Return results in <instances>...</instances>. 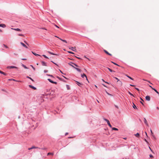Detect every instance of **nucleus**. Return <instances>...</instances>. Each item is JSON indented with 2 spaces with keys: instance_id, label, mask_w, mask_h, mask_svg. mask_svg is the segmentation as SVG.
<instances>
[{
  "instance_id": "f257e3e1",
  "label": "nucleus",
  "mask_w": 159,
  "mask_h": 159,
  "mask_svg": "<svg viewBox=\"0 0 159 159\" xmlns=\"http://www.w3.org/2000/svg\"><path fill=\"white\" fill-rule=\"evenodd\" d=\"M104 120L107 122L108 125L110 126V127L112 128V125L110 124L109 120L106 118H104Z\"/></svg>"
},
{
  "instance_id": "f03ea898",
  "label": "nucleus",
  "mask_w": 159,
  "mask_h": 159,
  "mask_svg": "<svg viewBox=\"0 0 159 159\" xmlns=\"http://www.w3.org/2000/svg\"><path fill=\"white\" fill-rule=\"evenodd\" d=\"M8 69H12V68H17L14 66H8L7 67Z\"/></svg>"
},
{
  "instance_id": "7ed1b4c3",
  "label": "nucleus",
  "mask_w": 159,
  "mask_h": 159,
  "mask_svg": "<svg viewBox=\"0 0 159 159\" xmlns=\"http://www.w3.org/2000/svg\"><path fill=\"white\" fill-rule=\"evenodd\" d=\"M145 99L147 101H149L150 100V97L149 96H147L145 97Z\"/></svg>"
},
{
  "instance_id": "20e7f679",
  "label": "nucleus",
  "mask_w": 159,
  "mask_h": 159,
  "mask_svg": "<svg viewBox=\"0 0 159 159\" xmlns=\"http://www.w3.org/2000/svg\"><path fill=\"white\" fill-rule=\"evenodd\" d=\"M29 87L30 88H32V89H33L34 90L36 89V88L35 87L32 85H29Z\"/></svg>"
},
{
  "instance_id": "39448f33",
  "label": "nucleus",
  "mask_w": 159,
  "mask_h": 159,
  "mask_svg": "<svg viewBox=\"0 0 159 159\" xmlns=\"http://www.w3.org/2000/svg\"><path fill=\"white\" fill-rule=\"evenodd\" d=\"M57 78L59 80H60L61 81H63V82H66V81L64 79H63L59 76H57Z\"/></svg>"
},
{
  "instance_id": "423d86ee",
  "label": "nucleus",
  "mask_w": 159,
  "mask_h": 159,
  "mask_svg": "<svg viewBox=\"0 0 159 159\" xmlns=\"http://www.w3.org/2000/svg\"><path fill=\"white\" fill-rule=\"evenodd\" d=\"M0 73L2 74L4 76H6L7 75V73H6L5 72H4L1 70H0Z\"/></svg>"
},
{
  "instance_id": "0eeeda50",
  "label": "nucleus",
  "mask_w": 159,
  "mask_h": 159,
  "mask_svg": "<svg viewBox=\"0 0 159 159\" xmlns=\"http://www.w3.org/2000/svg\"><path fill=\"white\" fill-rule=\"evenodd\" d=\"M41 62L43 66H47L46 63V62H45L42 61H41Z\"/></svg>"
},
{
  "instance_id": "6e6552de",
  "label": "nucleus",
  "mask_w": 159,
  "mask_h": 159,
  "mask_svg": "<svg viewBox=\"0 0 159 159\" xmlns=\"http://www.w3.org/2000/svg\"><path fill=\"white\" fill-rule=\"evenodd\" d=\"M144 119V123H145V124L147 126H148V123H147V121L146 119V118H143Z\"/></svg>"
},
{
  "instance_id": "1a4fd4ad",
  "label": "nucleus",
  "mask_w": 159,
  "mask_h": 159,
  "mask_svg": "<svg viewBox=\"0 0 159 159\" xmlns=\"http://www.w3.org/2000/svg\"><path fill=\"white\" fill-rule=\"evenodd\" d=\"M81 77L83 78H84V77H85L86 78V80H88L87 77L86 75L84 74L83 73V74H81Z\"/></svg>"
},
{
  "instance_id": "9d476101",
  "label": "nucleus",
  "mask_w": 159,
  "mask_h": 159,
  "mask_svg": "<svg viewBox=\"0 0 159 159\" xmlns=\"http://www.w3.org/2000/svg\"><path fill=\"white\" fill-rule=\"evenodd\" d=\"M0 27L2 28H5L6 27V25L5 24H0Z\"/></svg>"
},
{
  "instance_id": "9b49d317",
  "label": "nucleus",
  "mask_w": 159,
  "mask_h": 159,
  "mask_svg": "<svg viewBox=\"0 0 159 159\" xmlns=\"http://www.w3.org/2000/svg\"><path fill=\"white\" fill-rule=\"evenodd\" d=\"M48 52L50 54H51V55H56V56L58 55L57 54L54 53L53 52H51L50 51H48Z\"/></svg>"
},
{
  "instance_id": "f8f14e48",
  "label": "nucleus",
  "mask_w": 159,
  "mask_h": 159,
  "mask_svg": "<svg viewBox=\"0 0 159 159\" xmlns=\"http://www.w3.org/2000/svg\"><path fill=\"white\" fill-rule=\"evenodd\" d=\"M20 44L24 47L26 48H27L28 47H27L25 44H24L22 42H20Z\"/></svg>"
},
{
  "instance_id": "ddd939ff",
  "label": "nucleus",
  "mask_w": 159,
  "mask_h": 159,
  "mask_svg": "<svg viewBox=\"0 0 159 159\" xmlns=\"http://www.w3.org/2000/svg\"><path fill=\"white\" fill-rule=\"evenodd\" d=\"M32 53L34 54V55L35 56H40V55L39 54H37L36 53H35V52H33V51H32Z\"/></svg>"
},
{
  "instance_id": "4468645a",
  "label": "nucleus",
  "mask_w": 159,
  "mask_h": 159,
  "mask_svg": "<svg viewBox=\"0 0 159 159\" xmlns=\"http://www.w3.org/2000/svg\"><path fill=\"white\" fill-rule=\"evenodd\" d=\"M71 50H72L73 51H75L76 50V49L75 48V47H72L71 48H70Z\"/></svg>"
},
{
  "instance_id": "2eb2a0df",
  "label": "nucleus",
  "mask_w": 159,
  "mask_h": 159,
  "mask_svg": "<svg viewBox=\"0 0 159 159\" xmlns=\"http://www.w3.org/2000/svg\"><path fill=\"white\" fill-rule=\"evenodd\" d=\"M12 29H13V30H15L16 31H21V30L19 29V28H16V29H13V28H11Z\"/></svg>"
},
{
  "instance_id": "dca6fc26",
  "label": "nucleus",
  "mask_w": 159,
  "mask_h": 159,
  "mask_svg": "<svg viewBox=\"0 0 159 159\" xmlns=\"http://www.w3.org/2000/svg\"><path fill=\"white\" fill-rule=\"evenodd\" d=\"M133 107L134 109H138V108L136 107L134 103H133Z\"/></svg>"
},
{
  "instance_id": "f3484780",
  "label": "nucleus",
  "mask_w": 159,
  "mask_h": 159,
  "mask_svg": "<svg viewBox=\"0 0 159 159\" xmlns=\"http://www.w3.org/2000/svg\"><path fill=\"white\" fill-rule=\"evenodd\" d=\"M59 39L61 41H63V42H65L66 43H67V42L66 41V40H64V39H61L60 38H59Z\"/></svg>"
},
{
  "instance_id": "a211bd4d",
  "label": "nucleus",
  "mask_w": 159,
  "mask_h": 159,
  "mask_svg": "<svg viewBox=\"0 0 159 159\" xmlns=\"http://www.w3.org/2000/svg\"><path fill=\"white\" fill-rule=\"evenodd\" d=\"M75 69L78 72H81V70L80 69L76 67L75 68Z\"/></svg>"
},
{
  "instance_id": "6ab92c4d",
  "label": "nucleus",
  "mask_w": 159,
  "mask_h": 159,
  "mask_svg": "<svg viewBox=\"0 0 159 159\" xmlns=\"http://www.w3.org/2000/svg\"><path fill=\"white\" fill-rule=\"evenodd\" d=\"M21 66L22 67H24L25 69H28V68L25 65H24V64H21Z\"/></svg>"
},
{
  "instance_id": "aec40b11",
  "label": "nucleus",
  "mask_w": 159,
  "mask_h": 159,
  "mask_svg": "<svg viewBox=\"0 0 159 159\" xmlns=\"http://www.w3.org/2000/svg\"><path fill=\"white\" fill-rule=\"evenodd\" d=\"M76 84H77V85L79 86H80V85H82V83H80L78 81H76Z\"/></svg>"
},
{
  "instance_id": "412c9836",
  "label": "nucleus",
  "mask_w": 159,
  "mask_h": 159,
  "mask_svg": "<svg viewBox=\"0 0 159 159\" xmlns=\"http://www.w3.org/2000/svg\"><path fill=\"white\" fill-rule=\"evenodd\" d=\"M152 89L153 90H154V91H155V92H156L157 93V94H158L159 93V92H158L157 91V90L156 89H155V88H152Z\"/></svg>"
},
{
  "instance_id": "4be33fe9",
  "label": "nucleus",
  "mask_w": 159,
  "mask_h": 159,
  "mask_svg": "<svg viewBox=\"0 0 159 159\" xmlns=\"http://www.w3.org/2000/svg\"><path fill=\"white\" fill-rule=\"evenodd\" d=\"M135 136L136 137L139 138V133H137L136 134H135Z\"/></svg>"
},
{
  "instance_id": "5701e85b",
  "label": "nucleus",
  "mask_w": 159,
  "mask_h": 159,
  "mask_svg": "<svg viewBox=\"0 0 159 159\" xmlns=\"http://www.w3.org/2000/svg\"><path fill=\"white\" fill-rule=\"evenodd\" d=\"M48 80L50 83H53V81L51 80L50 79H48Z\"/></svg>"
},
{
  "instance_id": "b1692460",
  "label": "nucleus",
  "mask_w": 159,
  "mask_h": 159,
  "mask_svg": "<svg viewBox=\"0 0 159 159\" xmlns=\"http://www.w3.org/2000/svg\"><path fill=\"white\" fill-rule=\"evenodd\" d=\"M112 130H118V129L116 128L115 127H113L111 128Z\"/></svg>"
},
{
  "instance_id": "393cba45",
  "label": "nucleus",
  "mask_w": 159,
  "mask_h": 159,
  "mask_svg": "<svg viewBox=\"0 0 159 159\" xmlns=\"http://www.w3.org/2000/svg\"><path fill=\"white\" fill-rule=\"evenodd\" d=\"M109 70L110 72H115L114 71H113V70H112L111 69H110V68H108V67H107V68Z\"/></svg>"
},
{
  "instance_id": "a878e982",
  "label": "nucleus",
  "mask_w": 159,
  "mask_h": 159,
  "mask_svg": "<svg viewBox=\"0 0 159 159\" xmlns=\"http://www.w3.org/2000/svg\"><path fill=\"white\" fill-rule=\"evenodd\" d=\"M26 78H28L30 79L32 81L34 82V80L32 79L31 77L28 76H26Z\"/></svg>"
},
{
  "instance_id": "bb28decb",
  "label": "nucleus",
  "mask_w": 159,
  "mask_h": 159,
  "mask_svg": "<svg viewBox=\"0 0 159 159\" xmlns=\"http://www.w3.org/2000/svg\"><path fill=\"white\" fill-rule=\"evenodd\" d=\"M126 76L128 78H129V79H130L131 80H133V78H131V77L129 76V75H126Z\"/></svg>"
},
{
  "instance_id": "cd10ccee",
  "label": "nucleus",
  "mask_w": 159,
  "mask_h": 159,
  "mask_svg": "<svg viewBox=\"0 0 159 159\" xmlns=\"http://www.w3.org/2000/svg\"><path fill=\"white\" fill-rule=\"evenodd\" d=\"M53 155V153H51V152H48V153L47 155L49 156V155Z\"/></svg>"
},
{
  "instance_id": "c85d7f7f",
  "label": "nucleus",
  "mask_w": 159,
  "mask_h": 159,
  "mask_svg": "<svg viewBox=\"0 0 159 159\" xmlns=\"http://www.w3.org/2000/svg\"><path fill=\"white\" fill-rule=\"evenodd\" d=\"M66 87L67 89L68 90L70 89V87H69V85H68L66 84Z\"/></svg>"
},
{
  "instance_id": "c756f323",
  "label": "nucleus",
  "mask_w": 159,
  "mask_h": 159,
  "mask_svg": "<svg viewBox=\"0 0 159 159\" xmlns=\"http://www.w3.org/2000/svg\"><path fill=\"white\" fill-rule=\"evenodd\" d=\"M35 148V147L34 146H32V147H31V148H28V149L29 150H31V149H34V148Z\"/></svg>"
},
{
  "instance_id": "7c9ffc66",
  "label": "nucleus",
  "mask_w": 159,
  "mask_h": 159,
  "mask_svg": "<svg viewBox=\"0 0 159 159\" xmlns=\"http://www.w3.org/2000/svg\"><path fill=\"white\" fill-rule=\"evenodd\" d=\"M128 93L130 95L132 96H133V97H135L134 96V95L133 94L131 93L129 91Z\"/></svg>"
},
{
  "instance_id": "2f4dec72",
  "label": "nucleus",
  "mask_w": 159,
  "mask_h": 159,
  "mask_svg": "<svg viewBox=\"0 0 159 159\" xmlns=\"http://www.w3.org/2000/svg\"><path fill=\"white\" fill-rule=\"evenodd\" d=\"M47 75L48 76H50L54 78V77L53 76V75H49V74H47Z\"/></svg>"
},
{
  "instance_id": "473e14b6",
  "label": "nucleus",
  "mask_w": 159,
  "mask_h": 159,
  "mask_svg": "<svg viewBox=\"0 0 159 159\" xmlns=\"http://www.w3.org/2000/svg\"><path fill=\"white\" fill-rule=\"evenodd\" d=\"M104 51L107 54H108L109 53L107 50H104Z\"/></svg>"
},
{
  "instance_id": "72a5a7b5",
  "label": "nucleus",
  "mask_w": 159,
  "mask_h": 159,
  "mask_svg": "<svg viewBox=\"0 0 159 159\" xmlns=\"http://www.w3.org/2000/svg\"><path fill=\"white\" fill-rule=\"evenodd\" d=\"M9 80H13V81H16V82L18 81L16 80H15L14 79H9Z\"/></svg>"
},
{
  "instance_id": "f704fd0d",
  "label": "nucleus",
  "mask_w": 159,
  "mask_h": 159,
  "mask_svg": "<svg viewBox=\"0 0 159 159\" xmlns=\"http://www.w3.org/2000/svg\"><path fill=\"white\" fill-rule=\"evenodd\" d=\"M42 56L48 59V58L45 55H43Z\"/></svg>"
},
{
  "instance_id": "c9c22d12",
  "label": "nucleus",
  "mask_w": 159,
  "mask_h": 159,
  "mask_svg": "<svg viewBox=\"0 0 159 159\" xmlns=\"http://www.w3.org/2000/svg\"><path fill=\"white\" fill-rule=\"evenodd\" d=\"M59 70L61 74L64 75H66V74L65 73H64L60 70L59 69Z\"/></svg>"
},
{
  "instance_id": "e433bc0d",
  "label": "nucleus",
  "mask_w": 159,
  "mask_h": 159,
  "mask_svg": "<svg viewBox=\"0 0 159 159\" xmlns=\"http://www.w3.org/2000/svg\"><path fill=\"white\" fill-rule=\"evenodd\" d=\"M111 62L112 63H113V64H115V65H117V66H119L116 63H115V62H113V61H111Z\"/></svg>"
},
{
  "instance_id": "4c0bfd02",
  "label": "nucleus",
  "mask_w": 159,
  "mask_h": 159,
  "mask_svg": "<svg viewBox=\"0 0 159 159\" xmlns=\"http://www.w3.org/2000/svg\"><path fill=\"white\" fill-rule=\"evenodd\" d=\"M40 149H41L42 150H45L47 149V148H40Z\"/></svg>"
},
{
  "instance_id": "58836bf2",
  "label": "nucleus",
  "mask_w": 159,
  "mask_h": 159,
  "mask_svg": "<svg viewBox=\"0 0 159 159\" xmlns=\"http://www.w3.org/2000/svg\"><path fill=\"white\" fill-rule=\"evenodd\" d=\"M3 45L4 46V47H5L6 48H8V47L5 44H3Z\"/></svg>"
},
{
  "instance_id": "ea45409f",
  "label": "nucleus",
  "mask_w": 159,
  "mask_h": 159,
  "mask_svg": "<svg viewBox=\"0 0 159 159\" xmlns=\"http://www.w3.org/2000/svg\"><path fill=\"white\" fill-rule=\"evenodd\" d=\"M152 137H153V139H156V138L154 135H152Z\"/></svg>"
},
{
  "instance_id": "a19ab883",
  "label": "nucleus",
  "mask_w": 159,
  "mask_h": 159,
  "mask_svg": "<svg viewBox=\"0 0 159 159\" xmlns=\"http://www.w3.org/2000/svg\"><path fill=\"white\" fill-rule=\"evenodd\" d=\"M73 64L76 67H79L75 63H73Z\"/></svg>"
},
{
  "instance_id": "79ce46f5",
  "label": "nucleus",
  "mask_w": 159,
  "mask_h": 159,
  "mask_svg": "<svg viewBox=\"0 0 159 159\" xmlns=\"http://www.w3.org/2000/svg\"><path fill=\"white\" fill-rule=\"evenodd\" d=\"M31 66H32V68L34 70H35V68L34 67H33V66L31 65Z\"/></svg>"
},
{
  "instance_id": "37998d69",
  "label": "nucleus",
  "mask_w": 159,
  "mask_h": 159,
  "mask_svg": "<svg viewBox=\"0 0 159 159\" xmlns=\"http://www.w3.org/2000/svg\"><path fill=\"white\" fill-rule=\"evenodd\" d=\"M149 156L150 158H153V156L152 154H150Z\"/></svg>"
},
{
  "instance_id": "c03bdc74",
  "label": "nucleus",
  "mask_w": 159,
  "mask_h": 159,
  "mask_svg": "<svg viewBox=\"0 0 159 159\" xmlns=\"http://www.w3.org/2000/svg\"><path fill=\"white\" fill-rule=\"evenodd\" d=\"M68 52L71 54H74V53L73 52L71 51H68Z\"/></svg>"
},
{
  "instance_id": "a18cd8bd",
  "label": "nucleus",
  "mask_w": 159,
  "mask_h": 159,
  "mask_svg": "<svg viewBox=\"0 0 159 159\" xmlns=\"http://www.w3.org/2000/svg\"><path fill=\"white\" fill-rule=\"evenodd\" d=\"M48 72V70H44V73H47Z\"/></svg>"
},
{
  "instance_id": "49530a36",
  "label": "nucleus",
  "mask_w": 159,
  "mask_h": 159,
  "mask_svg": "<svg viewBox=\"0 0 159 159\" xmlns=\"http://www.w3.org/2000/svg\"><path fill=\"white\" fill-rule=\"evenodd\" d=\"M18 35L19 36H24V35L23 34H19Z\"/></svg>"
},
{
  "instance_id": "de8ad7c7",
  "label": "nucleus",
  "mask_w": 159,
  "mask_h": 159,
  "mask_svg": "<svg viewBox=\"0 0 159 159\" xmlns=\"http://www.w3.org/2000/svg\"><path fill=\"white\" fill-rule=\"evenodd\" d=\"M114 78H115L116 80H117V81H119V80L117 77H114Z\"/></svg>"
},
{
  "instance_id": "09e8293b",
  "label": "nucleus",
  "mask_w": 159,
  "mask_h": 159,
  "mask_svg": "<svg viewBox=\"0 0 159 159\" xmlns=\"http://www.w3.org/2000/svg\"><path fill=\"white\" fill-rule=\"evenodd\" d=\"M135 89H136L137 91H139V90L138 88H135Z\"/></svg>"
},
{
  "instance_id": "8fccbe9b",
  "label": "nucleus",
  "mask_w": 159,
  "mask_h": 159,
  "mask_svg": "<svg viewBox=\"0 0 159 159\" xmlns=\"http://www.w3.org/2000/svg\"><path fill=\"white\" fill-rule=\"evenodd\" d=\"M51 61L52 62V63H53L54 64H55L56 65H57V66H58V65H57V64H56V63H55V62H53V61Z\"/></svg>"
},
{
  "instance_id": "3c124183",
  "label": "nucleus",
  "mask_w": 159,
  "mask_h": 159,
  "mask_svg": "<svg viewBox=\"0 0 159 159\" xmlns=\"http://www.w3.org/2000/svg\"><path fill=\"white\" fill-rule=\"evenodd\" d=\"M53 84H57V83L56 82L53 81Z\"/></svg>"
},
{
  "instance_id": "603ef678",
  "label": "nucleus",
  "mask_w": 159,
  "mask_h": 159,
  "mask_svg": "<svg viewBox=\"0 0 159 159\" xmlns=\"http://www.w3.org/2000/svg\"><path fill=\"white\" fill-rule=\"evenodd\" d=\"M130 85L131 86H132V87H134L135 86V85H133V84H130Z\"/></svg>"
},
{
  "instance_id": "864d4df0",
  "label": "nucleus",
  "mask_w": 159,
  "mask_h": 159,
  "mask_svg": "<svg viewBox=\"0 0 159 159\" xmlns=\"http://www.w3.org/2000/svg\"><path fill=\"white\" fill-rule=\"evenodd\" d=\"M115 107L116 108H118V109L119 108L117 106H116V105H115Z\"/></svg>"
},
{
  "instance_id": "5fc2aeb1",
  "label": "nucleus",
  "mask_w": 159,
  "mask_h": 159,
  "mask_svg": "<svg viewBox=\"0 0 159 159\" xmlns=\"http://www.w3.org/2000/svg\"><path fill=\"white\" fill-rule=\"evenodd\" d=\"M144 141H145L146 142H147V143H148V142L147 141V140H146L145 139H144Z\"/></svg>"
},
{
  "instance_id": "6e6d98bb",
  "label": "nucleus",
  "mask_w": 159,
  "mask_h": 159,
  "mask_svg": "<svg viewBox=\"0 0 159 159\" xmlns=\"http://www.w3.org/2000/svg\"><path fill=\"white\" fill-rule=\"evenodd\" d=\"M71 66L73 68H74L75 69V68H76L73 65H71Z\"/></svg>"
},
{
  "instance_id": "4d7b16f0",
  "label": "nucleus",
  "mask_w": 159,
  "mask_h": 159,
  "mask_svg": "<svg viewBox=\"0 0 159 159\" xmlns=\"http://www.w3.org/2000/svg\"><path fill=\"white\" fill-rule=\"evenodd\" d=\"M35 148H38L39 149H40V148H39L38 147H35Z\"/></svg>"
},
{
  "instance_id": "13d9d810",
  "label": "nucleus",
  "mask_w": 159,
  "mask_h": 159,
  "mask_svg": "<svg viewBox=\"0 0 159 159\" xmlns=\"http://www.w3.org/2000/svg\"><path fill=\"white\" fill-rule=\"evenodd\" d=\"M21 60H26V58H22Z\"/></svg>"
},
{
  "instance_id": "bf43d9fd",
  "label": "nucleus",
  "mask_w": 159,
  "mask_h": 159,
  "mask_svg": "<svg viewBox=\"0 0 159 159\" xmlns=\"http://www.w3.org/2000/svg\"><path fill=\"white\" fill-rule=\"evenodd\" d=\"M62 76L64 78H65L66 79H67V78L65 76H64L63 75H62Z\"/></svg>"
},
{
  "instance_id": "052dcab7",
  "label": "nucleus",
  "mask_w": 159,
  "mask_h": 159,
  "mask_svg": "<svg viewBox=\"0 0 159 159\" xmlns=\"http://www.w3.org/2000/svg\"><path fill=\"white\" fill-rule=\"evenodd\" d=\"M140 102L142 104V105H144V104L142 102L140 101Z\"/></svg>"
},
{
  "instance_id": "680f3d73",
  "label": "nucleus",
  "mask_w": 159,
  "mask_h": 159,
  "mask_svg": "<svg viewBox=\"0 0 159 159\" xmlns=\"http://www.w3.org/2000/svg\"><path fill=\"white\" fill-rule=\"evenodd\" d=\"M102 85L104 87H107V86L105 85L104 84H102Z\"/></svg>"
},
{
  "instance_id": "e2e57ef3",
  "label": "nucleus",
  "mask_w": 159,
  "mask_h": 159,
  "mask_svg": "<svg viewBox=\"0 0 159 159\" xmlns=\"http://www.w3.org/2000/svg\"><path fill=\"white\" fill-rule=\"evenodd\" d=\"M106 93H107V94H108V95H111V94H110V93H109L107 92H106Z\"/></svg>"
},
{
  "instance_id": "0e129e2a",
  "label": "nucleus",
  "mask_w": 159,
  "mask_h": 159,
  "mask_svg": "<svg viewBox=\"0 0 159 159\" xmlns=\"http://www.w3.org/2000/svg\"><path fill=\"white\" fill-rule=\"evenodd\" d=\"M68 134V133H66L65 134V135H66Z\"/></svg>"
},
{
  "instance_id": "69168bd1",
  "label": "nucleus",
  "mask_w": 159,
  "mask_h": 159,
  "mask_svg": "<svg viewBox=\"0 0 159 159\" xmlns=\"http://www.w3.org/2000/svg\"><path fill=\"white\" fill-rule=\"evenodd\" d=\"M107 55H109V56H112L111 54L110 53H108V54Z\"/></svg>"
},
{
  "instance_id": "338daca9",
  "label": "nucleus",
  "mask_w": 159,
  "mask_h": 159,
  "mask_svg": "<svg viewBox=\"0 0 159 159\" xmlns=\"http://www.w3.org/2000/svg\"><path fill=\"white\" fill-rule=\"evenodd\" d=\"M140 99L141 101H144L143 100V99L142 98H140Z\"/></svg>"
},
{
  "instance_id": "774afa93",
  "label": "nucleus",
  "mask_w": 159,
  "mask_h": 159,
  "mask_svg": "<svg viewBox=\"0 0 159 159\" xmlns=\"http://www.w3.org/2000/svg\"><path fill=\"white\" fill-rule=\"evenodd\" d=\"M24 42L26 44H27V45H28V44L25 41H24Z\"/></svg>"
}]
</instances>
